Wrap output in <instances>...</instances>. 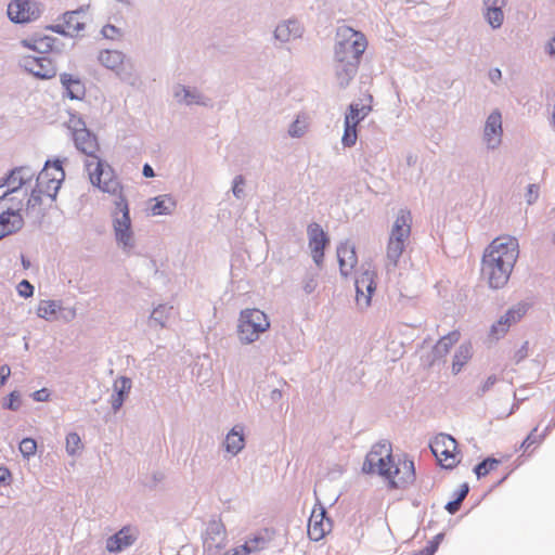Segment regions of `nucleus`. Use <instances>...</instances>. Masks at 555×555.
Wrapping results in <instances>:
<instances>
[{
	"mask_svg": "<svg viewBox=\"0 0 555 555\" xmlns=\"http://www.w3.org/2000/svg\"><path fill=\"white\" fill-rule=\"evenodd\" d=\"M68 314H69L72 318H74V317H75V314H76L75 309H69V310H68Z\"/></svg>",
	"mask_w": 555,
	"mask_h": 555,
	"instance_id": "61",
	"label": "nucleus"
},
{
	"mask_svg": "<svg viewBox=\"0 0 555 555\" xmlns=\"http://www.w3.org/2000/svg\"><path fill=\"white\" fill-rule=\"evenodd\" d=\"M116 393L112 396V408L117 411L124 403L125 398L131 389V380L127 377H121L115 383Z\"/></svg>",
	"mask_w": 555,
	"mask_h": 555,
	"instance_id": "30",
	"label": "nucleus"
},
{
	"mask_svg": "<svg viewBox=\"0 0 555 555\" xmlns=\"http://www.w3.org/2000/svg\"><path fill=\"white\" fill-rule=\"evenodd\" d=\"M83 446L78 434L70 433L66 437V451L69 455H75L82 450Z\"/></svg>",
	"mask_w": 555,
	"mask_h": 555,
	"instance_id": "38",
	"label": "nucleus"
},
{
	"mask_svg": "<svg viewBox=\"0 0 555 555\" xmlns=\"http://www.w3.org/2000/svg\"><path fill=\"white\" fill-rule=\"evenodd\" d=\"M1 373H3V374H7V375H8V374L10 373V369H9L8 366H2V367H1Z\"/></svg>",
	"mask_w": 555,
	"mask_h": 555,
	"instance_id": "60",
	"label": "nucleus"
},
{
	"mask_svg": "<svg viewBox=\"0 0 555 555\" xmlns=\"http://www.w3.org/2000/svg\"><path fill=\"white\" fill-rule=\"evenodd\" d=\"M526 313L524 306H517L506 311L504 315H502L496 323H494L489 332V336L492 339H500L503 337L509 330V327L517 323Z\"/></svg>",
	"mask_w": 555,
	"mask_h": 555,
	"instance_id": "16",
	"label": "nucleus"
},
{
	"mask_svg": "<svg viewBox=\"0 0 555 555\" xmlns=\"http://www.w3.org/2000/svg\"><path fill=\"white\" fill-rule=\"evenodd\" d=\"M473 356V347L470 343L462 344L452 360V373L459 374L465 364L472 359Z\"/></svg>",
	"mask_w": 555,
	"mask_h": 555,
	"instance_id": "29",
	"label": "nucleus"
},
{
	"mask_svg": "<svg viewBox=\"0 0 555 555\" xmlns=\"http://www.w3.org/2000/svg\"><path fill=\"white\" fill-rule=\"evenodd\" d=\"M100 63L106 68L114 70L118 75L126 73L130 67L129 62L125 55L116 50H104L99 54Z\"/></svg>",
	"mask_w": 555,
	"mask_h": 555,
	"instance_id": "20",
	"label": "nucleus"
},
{
	"mask_svg": "<svg viewBox=\"0 0 555 555\" xmlns=\"http://www.w3.org/2000/svg\"><path fill=\"white\" fill-rule=\"evenodd\" d=\"M375 278V271L365 270L356 279V300L361 308H366L371 304L372 295L376 288Z\"/></svg>",
	"mask_w": 555,
	"mask_h": 555,
	"instance_id": "13",
	"label": "nucleus"
},
{
	"mask_svg": "<svg viewBox=\"0 0 555 555\" xmlns=\"http://www.w3.org/2000/svg\"><path fill=\"white\" fill-rule=\"evenodd\" d=\"M526 197L528 204L534 203L539 197V185L530 184L527 189Z\"/></svg>",
	"mask_w": 555,
	"mask_h": 555,
	"instance_id": "44",
	"label": "nucleus"
},
{
	"mask_svg": "<svg viewBox=\"0 0 555 555\" xmlns=\"http://www.w3.org/2000/svg\"><path fill=\"white\" fill-rule=\"evenodd\" d=\"M506 0H486V18L488 23L494 27L498 28L502 25L504 15L502 8L505 5Z\"/></svg>",
	"mask_w": 555,
	"mask_h": 555,
	"instance_id": "24",
	"label": "nucleus"
},
{
	"mask_svg": "<svg viewBox=\"0 0 555 555\" xmlns=\"http://www.w3.org/2000/svg\"><path fill=\"white\" fill-rule=\"evenodd\" d=\"M337 258L341 275L347 278L350 275L358 262L354 247L348 243H344L337 248Z\"/></svg>",
	"mask_w": 555,
	"mask_h": 555,
	"instance_id": "22",
	"label": "nucleus"
},
{
	"mask_svg": "<svg viewBox=\"0 0 555 555\" xmlns=\"http://www.w3.org/2000/svg\"><path fill=\"white\" fill-rule=\"evenodd\" d=\"M137 538V533L130 527H124L106 542V548L109 552H119L131 545Z\"/></svg>",
	"mask_w": 555,
	"mask_h": 555,
	"instance_id": "23",
	"label": "nucleus"
},
{
	"mask_svg": "<svg viewBox=\"0 0 555 555\" xmlns=\"http://www.w3.org/2000/svg\"><path fill=\"white\" fill-rule=\"evenodd\" d=\"M41 15V5L35 0H11L8 16L14 23H30Z\"/></svg>",
	"mask_w": 555,
	"mask_h": 555,
	"instance_id": "10",
	"label": "nucleus"
},
{
	"mask_svg": "<svg viewBox=\"0 0 555 555\" xmlns=\"http://www.w3.org/2000/svg\"><path fill=\"white\" fill-rule=\"evenodd\" d=\"M413 555H424L422 552L415 553Z\"/></svg>",
	"mask_w": 555,
	"mask_h": 555,
	"instance_id": "64",
	"label": "nucleus"
},
{
	"mask_svg": "<svg viewBox=\"0 0 555 555\" xmlns=\"http://www.w3.org/2000/svg\"><path fill=\"white\" fill-rule=\"evenodd\" d=\"M37 443L31 438H25L20 443V451L25 457H29L36 453Z\"/></svg>",
	"mask_w": 555,
	"mask_h": 555,
	"instance_id": "40",
	"label": "nucleus"
},
{
	"mask_svg": "<svg viewBox=\"0 0 555 555\" xmlns=\"http://www.w3.org/2000/svg\"><path fill=\"white\" fill-rule=\"evenodd\" d=\"M73 139L76 147L87 155L88 158L98 155L100 150L96 138L85 127L75 129Z\"/></svg>",
	"mask_w": 555,
	"mask_h": 555,
	"instance_id": "19",
	"label": "nucleus"
},
{
	"mask_svg": "<svg viewBox=\"0 0 555 555\" xmlns=\"http://www.w3.org/2000/svg\"><path fill=\"white\" fill-rule=\"evenodd\" d=\"M371 105L352 103L349 105L348 112L345 115V129L341 137V143L345 147H351L358 140V125L370 114Z\"/></svg>",
	"mask_w": 555,
	"mask_h": 555,
	"instance_id": "9",
	"label": "nucleus"
},
{
	"mask_svg": "<svg viewBox=\"0 0 555 555\" xmlns=\"http://www.w3.org/2000/svg\"><path fill=\"white\" fill-rule=\"evenodd\" d=\"M309 247L311 256L318 266H321L324 258V248L328 244V237L318 223L308 225Z\"/></svg>",
	"mask_w": 555,
	"mask_h": 555,
	"instance_id": "15",
	"label": "nucleus"
},
{
	"mask_svg": "<svg viewBox=\"0 0 555 555\" xmlns=\"http://www.w3.org/2000/svg\"><path fill=\"white\" fill-rule=\"evenodd\" d=\"M62 310V302L59 300H40L36 311L39 318L51 321L56 319Z\"/></svg>",
	"mask_w": 555,
	"mask_h": 555,
	"instance_id": "28",
	"label": "nucleus"
},
{
	"mask_svg": "<svg viewBox=\"0 0 555 555\" xmlns=\"http://www.w3.org/2000/svg\"><path fill=\"white\" fill-rule=\"evenodd\" d=\"M287 26L286 25H280L276 27L275 29V36L276 38H280V39H285L284 38V33L286 30Z\"/></svg>",
	"mask_w": 555,
	"mask_h": 555,
	"instance_id": "56",
	"label": "nucleus"
},
{
	"mask_svg": "<svg viewBox=\"0 0 555 555\" xmlns=\"http://www.w3.org/2000/svg\"><path fill=\"white\" fill-rule=\"evenodd\" d=\"M34 178L35 171L29 167L13 169L0 184V198L8 197L10 193H17L21 199L27 197Z\"/></svg>",
	"mask_w": 555,
	"mask_h": 555,
	"instance_id": "7",
	"label": "nucleus"
},
{
	"mask_svg": "<svg viewBox=\"0 0 555 555\" xmlns=\"http://www.w3.org/2000/svg\"><path fill=\"white\" fill-rule=\"evenodd\" d=\"M64 178L65 172L61 162H47L44 168L37 176L35 188L31 189L27 202V208L39 205L42 197L54 199Z\"/></svg>",
	"mask_w": 555,
	"mask_h": 555,
	"instance_id": "5",
	"label": "nucleus"
},
{
	"mask_svg": "<svg viewBox=\"0 0 555 555\" xmlns=\"http://www.w3.org/2000/svg\"><path fill=\"white\" fill-rule=\"evenodd\" d=\"M86 170L88 172L90 182L94 184L100 183V179L104 172V168H107L109 165L103 162L98 155L87 158L85 162Z\"/></svg>",
	"mask_w": 555,
	"mask_h": 555,
	"instance_id": "27",
	"label": "nucleus"
},
{
	"mask_svg": "<svg viewBox=\"0 0 555 555\" xmlns=\"http://www.w3.org/2000/svg\"><path fill=\"white\" fill-rule=\"evenodd\" d=\"M101 191L118 195L116 201V210L113 214V228L116 241L125 248L133 246V232L131 230V218L127 199L122 196V186L119 183L111 166L104 168V172L99 184H94Z\"/></svg>",
	"mask_w": 555,
	"mask_h": 555,
	"instance_id": "4",
	"label": "nucleus"
},
{
	"mask_svg": "<svg viewBox=\"0 0 555 555\" xmlns=\"http://www.w3.org/2000/svg\"><path fill=\"white\" fill-rule=\"evenodd\" d=\"M29 197H30L29 193H28L27 197L23 196V199L20 198V195H17V193H10L8 195V197L0 198V201L3 203L2 204L3 207L14 210V211H18L21 214V210L23 209V207L25 205L27 206V202H28Z\"/></svg>",
	"mask_w": 555,
	"mask_h": 555,
	"instance_id": "35",
	"label": "nucleus"
},
{
	"mask_svg": "<svg viewBox=\"0 0 555 555\" xmlns=\"http://www.w3.org/2000/svg\"><path fill=\"white\" fill-rule=\"evenodd\" d=\"M460 506H461V502L459 500H454L452 502H449L447 505H446V508L447 511L450 513V514H454L456 513L459 509H460Z\"/></svg>",
	"mask_w": 555,
	"mask_h": 555,
	"instance_id": "51",
	"label": "nucleus"
},
{
	"mask_svg": "<svg viewBox=\"0 0 555 555\" xmlns=\"http://www.w3.org/2000/svg\"><path fill=\"white\" fill-rule=\"evenodd\" d=\"M17 292L20 296L28 298L34 294V286L27 280H23L17 285Z\"/></svg>",
	"mask_w": 555,
	"mask_h": 555,
	"instance_id": "43",
	"label": "nucleus"
},
{
	"mask_svg": "<svg viewBox=\"0 0 555 555\" xmlns=\"http://www.w3.org/2000/svg\"><path fill=\"white\" fill-rule=\"evenodd\" d=\"M502 116L499 111L492 112L486 121L483 138L487 145L491 149L496 147L502 140Z\"/></svg>",
	"mask_w": 555,
	"mask_h": 555,
	"instance_id": "18",
	"label": "nucleus"
},
{
	"mask_svg": "<svg viewBox=\"0 0 555 555\" xmlns=\"http://www.w3.org/2000/svg\"><path fill=\"white\" fill-rule=\"evenodd\" d=\"M204 548L209 555H218L227 545V530L220 521L209 522L204 538Z\"/></svg>",
	"mask_w": 555,
	"mask_h": 555,
	"instance_id": "12",
	"label": "nucleus"
},
{
	"mask_svg": "<svg viewBox=\"0 0 555 555\" xmlns=\"http://www.w3.org/2000/svg\"><path fill=\"white\" fill-rule=\"evenodd\" d=\"M332 530V521L326 517L325 508L315 505L308 521V535L312 541L322 540Z\"/></svg>",
	"mask_w": 555,
	"mask_h": 555,
	"instance_id": "11",
	"label": "nucleus"
},
{
	"mask_svg": "<svg viewBox=\"0 0 555 555\" xmlns=\"http://www.w3.org/2000/svg\"><path fill=\"white\" fill-rule=\"evenodd\" d=\"M1 379H2L1 382L3 383V382H4V379H5V375H2V376H1Z\"/></svg>",
	"mask_w": 555,
	"mask_h": 555,
	"instance_id": "63",
	"label": "nucleus"
},
{
	"mask_svg": "<svg viewBox=\"0 0 555 555\" xmlns=\"http://www.w3.org/2000/svg\"><path fill=\"white\" fill-rule=\"evenodd\" d=\"M243 185L244 178L242 176L236 177L233 185V193L236 197H240L241 193L243 192Z\"/></svg>",
	"mask_w": 555,
	"mask_h": 555,
	"instance_id": "47",
	"label": "nucleus"
},
{
	"mask_svg": "<svg viewBox=\"0 0 555 555\" xmlns=\"http://www.w3.org/2000/svg\"><path fill=\"white\" fill-rule=\"evenodd\" d=\"M143 175L146 177V178H152L154 177V170L153 168L145 164L144 167H143Z\"/></svg>",
	"mask_w": 555,
	"mask_h": 555,
	"instance_id": "57",
	"label": "nucleus"
},
{
	"mask_svg": "<svg viewBox=\"0 0 555 555\" xmlns=\"http://www.w3.org/2000/svg\"><path fill=\"white\" fill-rule=\"evenodd\" d=\"M11 472L7 467H0V482H8L11 480Z\"/></svg>",
	"mask_w": 555,
	"mask_h": 555,
	"instance_id": "50",
	"label": "nucleus"
},
{
	"mask_svg": "<svg viewBox=\"0 0 555 555\" xmlns=\"http://www.w3.org/2000/svg\"><path fill=\"white\" fill-rule=\"evenodd\" d=\"M460 337L461 333L459 331H452L442 336L434 347L435 357L444 358L452 347L460 340Z\"/></svg>",
	"mask_w": 555,
	"mask_h": 555,
	"instance_id": "26",
	"label": "nucleus"
},
{
	"mask_svg": "<svg viewBox=\"0 0 555 555\" xmlns=\"http://www.w3.org/2000/svg\"><path fill=\"white\" fill-rule=\"evenodd\" d=\"M176 207L175 201L169 196H159L155 198V203L151 207L153 216L171 214Z\"/></svg>",
	"mask_w": 555,
	"mask_h": 555,
	"instance_id": "32",
	"label": "nucleus"
},
{
	"mask_svg": "<svg viewBox=\"0 0 555 555\" xmlns=\"http://www.w3.org/2000/svg\"><path fill=\"white\" fill-rule=\"evenodd\" d=\"M21 405V396L17 391H12L8 399L3 402V408L16 411Z\"/></svg>",
	"mask_w": 555,
	"mask_h": 555,
	"instance_id": "41",
	"label": "nucleus"
},
{
	"mask_svg": "<svg viewBox=\"0 0 555 555\" xmlns=\"http://www.w3.org/2000/svg\"><path fill=\"white\" fill-rule=\"evenodd\" d=\"M224 555H229L228 553ZM230 555H249L248 548L244 545H240L230 552Z\"/></svg>",
	"mask_w": 555,
	"mask_h": 555,
	"instance_id": "52",
	"label": "nucleus"
},
{
	"mask_svg": "<svg viewBox=\"0 0 555 555\" xmlns=\"http://www.w3.org/2000/svg\"><path fill=\"white\" fill-rule=\"evenodd\" d=\"M501 76H502L501 70L498 68H494V69L490 70V73H489V77L493 82H496L498 80H500Z\"/></svg>",
	"mask_w": 555,
	"mask_h": 555,
	"instance_id": "55",
	"label": "nucleus"
},
{
	"mask_svg": "<svg viewBox=\"0 0 555 555\" xmlns=\"http://www.w3.org/2000/svg\"><path fill=\"white\" fill-rule=\"evenodd\" d=\"M519 256L516 237L500 235L485 249L481 259V276L491 288L504 287Z\"/></svg>",
	"mask_w": 555,
	"mask_h": 555,
	"instance_id": "1",
	"label": "nucleus"
},
{
	"mask_svg": "<svg viewBox=\"0 0 555 555\" xmlns=\"http://www.w3.org/2000/svg\"><path fill=\"white\" fill-rule=\"evenodd\" d=\"M307 125L304 121H300L299 118H297L289 127V135L294 138L301 137L306 131Z\"/></svg>",
	"mask_w": 555,
	"mask_h": 555,
	"instance_id": "42",
	"label": "nucleus"
},
{
	"mask_svg": "<svg viewBox=\"0 0 555 555\" xmlns=\"http://www.w3.org/2000/svg\"><path fill=\"white\" fill-rule=\"evenodd\" d=\"M467 493H468V486L466 483H464L459 491L456 500H459L462 503V501L466 498Z\"/></svg>",
	"mask_w": 555,
	"mask_h": 555,
	"instance_id": "54",
	"label": "nucleus"
},
{
	"mask_svg": "<svg viewBox=\"0 0 555 555\" xmlns=\"http://www.w3.org/2000/svg\"><path fill=\"white\" fill-rule=\"evenodd\" d=\"M248 548V554L259 552L266 547V540L263 537L256 535L243 544Z\"/></svg>",
	"mask_w": 555,
	"mask_h": 555,
	"instance_id": "39",
	"label": "nucleus"
},
{
	"mask_svg": "<svg viewBox=\"0 0 555 555\" xmlns=\"http://www.w3.org/2000/svg\"><path fill=\"white\" fill-rule=\"evenodd\" d=\"M547 52L550 55L555 56V37L548 42Z\"/></svg>",
	"mask_w": 555,
	"mask_h": 555,
	"instance_id": "58",
	"label": "nucleus"
},
{
	"mask_svg": "<svg viewBox=\"0 0 555 555\" xmlns=\"http://www.w3.org/2000/svg\"><path fill=\"white\" fill-rule=\"evenodd\" d=\"M335 47V75L338 83L346 87L356 76L367 41L365 36L348 26L337 29Z\"/></svg>",
	"mask_w": 555,
	"mask_h": 555,
	"instance_id": "3",
	"label": "nucleus"
},
{
	"mask_svg": "<svg viewBox=\"0 0 555 555\" xmlns=\"http://www.w3.org/2000/svg\"><path fill=\"white\" fill-rule=\"evenodd\" d=\"M48 38H42L40 40H23L22 43L24 47L28 48V49H33V50H37L38 47H37V43H39L40 46H46V47H50V43L48 42Z\"/></svg>",
	"mask_w": 555,
	"mask_h": 555,
	"instance_id": "46",
	"label": "nucleus"
},
{
	"mask_svg": "<svg viewBox=\"0 0 555 555\" xmlns=\"http://www.w3.org/2000/svg\"><path fill=\"white\" fill-rule=\"evenodd\" d=\"M430 450L438 463L444 468H453L460 462L457 443L450 435H437L430 442Z\"/></svg>",
	"mask_w": 555,
	"mask_h": 555,
	"instance_id": "8",
	"label": "nucleus"
},
{
	"mask_svg": "<svg viewBox=\"0 0 555 555\" xmlns=\"http://www.w3.org/2000/svg\"><path fill=\"white\" fill-rule=\"evenodd\" d=\"M245 444L243 429L238 426L233 427L225 437V449L232 454H237Z\"/></svg>",
	"mask_w": 555,
	"mask_h": 555,
	"instance_id": "31",
	"label": "nucleus"
},
{
	"mask_svg": "<svg viewBox=\"0 0 555 555\" xmlns=\"http://www.w3.org/2000/svg\"><path fill=\"white\" fill-rule=\"evenodd\" d=\"M412 229V215L408 209H400L390 230L389 238L406 244Z\"/></svg>",
	"mask_w": 555,
	"mask_h": 555,
	"instance_id": "17",
	"label": "nucleus"
},
{
	"mask_svg": "<svg viewBox=\"0 0 555 555\" xmlns=\"http://www.w3.org/2000/svg\"><path fill=\"white\" fill-rule=\"evenodd\" d=\"M23 225V218L18 211L1 207L0 212V240L10 235Z\"/></svg>",
	"mask_w": 555,
	"mask_h": 555,
	"instance_id": "21",
	"label": "nucleus"
},
{
	"mask_svg": "<svg viewBox=\"0 0 555 555\" xmlns=\"http://www.w3.org/2000/svg\"><path fill=\"white\" fill-rule=\"evenodd\" d=\"M391 453L389 442L374 444L365 457L363 470L367 474L378 473L392 489H404L415 480L414 462L404 457L395 463Z\"/></svg>",
	"mask_w": 555,
	"mask_h": 555,
	"instance_id": "2",
	"label": "nucleus"
},
{
	"mask_svg": "<svg viewBox=\"0 0 555 555\" xmlns=\"http://www.w3.org/2000/svg\"><path fill=\"white\" fill-rule=\"evenodd\" d=\"M552 241L555 244V233L553 234Z\"/></svg>",
	"mask_w": 555,
	"mask_h": 555,
	"instance_id": "62",
	"label": "nucleus"
},
{
	"mask_svg": "<svg viewBox=\"0 0 555 555\" xmlns=\"http://www.w3.org/2000/svg\"><path fill=\"white\" fill-rule=\"evenodd\" d=\"M23 67L34 76L42 79H49L55 76L56 69L51 59L47 56H24Z\"/></svg>",
	"mask_w": 555,
	"mask_h": 555,
	"instance_id": "14",
	"label": "nucleus"
},
{
	"mask_svg": "<svg viewBox=\"0 0 555 555\" xmlns=\"http://www.w3.org/2000/svg\"><path fill=\"white\" fill-rule=\"evenodd\" d=\"M437 547H438V542L436 541H430L428 543V545L422 550L421 552L424 554V555H434V553L437 551Z\"/></svg>",
	"mask_w": 555,
	"mask_h": 555,
	"instance_id": "48",
	"label": "nucleus"
},
{
	"mask_svg": "<svg viewBox=\"0 0 555 555\" xmlns=\"http://www.w3.org/2000/svg\"><path fill=\"white\" fill-rule=\"evenodd\" d=\"M102 34L105 38L115 39L119 36V29L116 28L114 25H105L102 28Z\"/></svg>",
	"mask_w": 555,
	"mask_h": 555,
	"instance_id": "45",
	"label": "nucleus"
},
{
	"mask_svg": "<svg viewBox=\"0 0 555 555\" xmlns=\"http://www.w3.org/2000/svg\"><path fill=\"white\" fill-rule=\"evenodd\" d=\"M405 249V244L402 242L393 241L391 238L388 240L387 248H386V257L388 261L396 267L400 257L402 256Z\"/></svg>",
	"mask_w": 555,
	"mask_h": 555,
	"instance_id": "34",
	"label": "nucleus"
},
{
	"mask_svg": "<svg viewBox=\"0 0 555 555\" xmlns=\"http://www.w3.org/2000/svg\"><path fill=\"white\" fill-rule=\"evenodd\" d=\"M545 438V433L538 434V426H535L531 433L526 437V439L521 443V449L524 452L529 450L531 447H537L543 442Z\"/></svg>",
	"mask_w": 555,
	"mask_h": 555,
	"instance_id": "36",
	"label": "nucleus"
},
{
	"mask_svg": "<svg viewBox=\"0 0 555 555\" xmlns=\"http://www.w3.org/2000/svg\"><path fill=\"white\" fill-rule=\"evenodd\" d=\"M1 373H3V374H7V375H8V374L10 373V369H9L8 366H2V367H1Z\"/></svg>",
	"mask_w": 555,
	"mask_h": 555,
	"instance_id": "59",
	"label": "nucleus"
},
{
	"mask_svg": "<svg viewBox=\"0 0 555 555\" xmlns=\"http://www.w3.org/2000/svg\"><path fill=\"white\" fill-rule=\"evenodd\" d=\"M61 82L70 100H79L85 95V85L70 74H62Z\"/></svg>",
	"mask_w": 555,
	"mask_h": 555,
	"instance_id": "25",
	"label": "nucleus"
},
{
	"mask_svg": "<svg viewBox=\"0 0 555 555\" xmlns=\"http://www.w3.org/2000/svg\"><path fill=\"white\" fill-rule=\"evenodd\" d=\"M64 33L74 34L81 30L85 26V23L81 22V16L78 12H67L64 14Z\"/></svg>",
	"mask_w": 555,
	"mask_h": 555,
	"instance_id": "33",
	"label": "nucleus"
},
{
	"mask_svg": "<svg viewBox=\"0 0 555 555\" xmlns=\"http://www.w3.org/2000/svg\"><path fill=\"white\" fill-rule=\"evenodd\" d=\"M270 328L268 315L256 308L244 309L240 313L237 333L241 341L251 344Z\"/></svg>",
	"mask_w": 555,
	"mask_h": 555,
	"instance_id": "6",
	"label": "nucleus"
},
{
	"mask_svg": "<svg viewBox=\"0 0 555 555\" xmlns=\"http://www.w3.org/2000/svg\"><path fill=\"white\" fill-rule=\"evenodd\" d=\"M48 397H49V393L47 392L46 389L35 391V393H34V399L36 401H44L48 399Z\"/></svg>",
	"mask_w": 555,
	"mask_h": 555,
	"instance_id": "53",
	"label": "nucleus"
},
{
	"mask_svg": "<svg viewBox=\"0 0 555 555\" xmlns=\"http://www.w3.org/2000/svg\"><path fill=\"white\" fill-rule=\"evenodd\" d=\"M500 461L495 459H486L475 467V474L477 478L487 476L490 472L498 468Z\"/></svg>",
	"mask_w": 555,
	"mask_h": 555,
	"instance_id": "37",
	"label": "nucleus"
},
{
	"mask_svg": "<svg viewBox=\"0 0 555 555\" xmlns=\"http://www.w3.org/2000/svg\"><path fill=\"white\" fill-rule=\"evenodd\" d=\"M317 287V281L313 278H310L306 281L304 289L307 294L312 293Z\"/></svg>",
	"mask_w": 555,
	"mask_h": 555,
	"instance_id": "49",
	"label": "nucleus"
}]
</instances>
